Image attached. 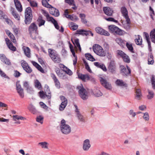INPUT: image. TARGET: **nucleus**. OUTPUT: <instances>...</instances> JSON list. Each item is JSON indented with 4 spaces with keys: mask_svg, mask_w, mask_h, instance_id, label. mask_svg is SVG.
I'll return each mask as SVG.
<instances>
[{
    "mask_svg": "<svg viewBox=\"0 0 155 155\" xmlns=\"http://www.w3.org/2000/svg\"><path fill=\"white\" fill-rule=\"evenodd\" d=\"M48 53L49 56L54 63H58L61 62L60 56L54 50L52 49H49Z\"/></svg>",
    "mask_w": 155,
    "mask_h": 155,
    "instance_id": "nucleus-1",
    "label": "nucleus"
},
{
    "mask_svg": "<svg viewBox=\"0 0 155 155\" xmlns=\"http://www.w3.org/2000/svg\"><path fill=\"white\" fill-rule=\"evenodd\" d=\"M109 31L115 35H122L125 33L124 31L114 25H111L108 26Z\"/></svg>",
    "mask_w": 155,
    "mask_h": 155,
    "instance_id": "nucleus-2",
    "label": "nucleus"
},
{
    "mask_svg": "<svg viewBox=\"0 0 155 155\" xmlns=\"http://www.w3.org/2000/svg\"><path fill=\"white\" fill-rule=\"evenodd\" d=\"M32 18V11L30 7L27 8L25 11V23L26 24H29Z\"/></svg>",
    "mask_w": 155,
    "mask_h": 155,
    "instance_id": "nucleus-3",
    "label": "nucleus"
},
{
    "mask_svg": "<svg viewBox=\"0 0 155 155\" xmlns=\"http://www.w3.org/2000/svg\"><path fill=\"white\" fill-rule=\"evenodd\" d=\"M60 127L61 130L64 134H67L71 132V127L68 125L66 124L65 121L64 120H61Z\"/></svg>",
    "mask_w": 155,
    "mask_h": 155,
    "instance_id": "nucleus-4",
    "label": "nucleus"
},
{
    "mask_svg": "<svg viewBox=\"0 0 155 155\" xmlns=\"http://www.w3.org/2000/svg\"><path fill=\"white\" fill-rule=\"evenodd\" d=\"M93 49L94 52L97 55L101 57H104L106 55V52L103 48L98 45H94Z\"/></svg>",
    "mask_w": 155,
    "mask_h": 155,
    "instance_id": "nucleus-5",
    "label": "nucleus"
},
{
    "mask_svg": "<svg viewBox=\"0 0 155 155\" xmlns=\"http://www.w3.org/2000/svg\"><path fill=\"white\" fill-rule=\"evenodd\" d=\"M79 90V93L80 96L83 100L87 99L88 97V94L86 90L84 89L83 86L81 85L77 87Z\"/></svg>",
    "mask_w": 155,
    "mask_h": 155,
    "instance_id": "nucleus-6",
    "label": "nucleus"
},
{
    "mask_svg": "<svg viewBox=\"0 0 155 155\" xmlns=\"http://www.w3.org/2000/svg\"><path fill=\"white\" fill-rule=\"evenodd\" d=\"M38 27L34 23H32L28 27V30L29 33L32 35L34 34L35 36L38 34Z\"/></svg>",
    "mask_w": 155,
    "mask_h": 155,
    "instance_id": "nucleus-7",
    "label": "nucleus"
},
{
    "mask_svg": "<svg viewBox=\"0 0 155 155\" xmlns=\"http://www.w3.org/2000/svg\"><path fill=\"white\" fill-rule=\"evenodd\" d=\"M45 94L43 91H41L39 92V96L40 97L44 99L46 96L48 99H50L51 97V92L50 91L49 87L47 86L45 87Z\"/></svg>",
    "mask_w": 155,
    "mask_h": 155,
    "instance_id": "nucleus-8",
    "label": "nucleus"
},
{
    "mask_svg": "<svg viewBox=\"0 0 155 155\" xmlns=\"http://www.w3.org/2000/svg\"><path fill=\"white\" fill-rule=\"evenodd\" d=\"M74 106L75 108V112L77 117L80 121L85 122L86 121L85 118L81 113L77 106L76 105Z\"/></svg>",
    "mask_w": 155,
    "mask_h": 155,
    "instance_id": "nucleus-9",
    "label": "nucleus"
},
{
    "mask_svg": "<svg viewBox=\"0 0 155 155\" xmlns=\"http://www.w3.org/2000/svg\"><path fill=\"white\" fill-rule=\"evenodd\" d=\"M21 65L24 70L27 73H30L32 71V69L28 65L25 61L22 60L21 61Z\"/></svg>",
    "mask_w": 155,
    "mask_h": 155,
    "instance_id": "nucleus-10",
    "label": "nucleus"
},
{
    "mask_svg": "<svg viewBox=\"0 0 155 155\" xmlns=\"http://www.w3.org/2000/svg\"><path fill=\"white\" fill-rule=\"evenodd\" d=\"M13 120L15 121L14 123L17 124H19L21 122L20 120H25L26 118L20 115H14L12 116Z\"/></svg>",
    "mask_w": 155,
    "mask_h": 155,
    "instance_id": "nucleus-11",
    "label": "nucleus"
},
{
    "mask_svg": "<svg viewBox=\"0 0 155 155\" xmlns=\"http://www.w3.org/2000/svg\"><path fill=\"white\" fill-rule=\"evenodd\" d=\"M77 34L82 35L83 36H88L91 35L93 36L94 34L90 31H86L83 29L78 30L77 31Z\"/></svg>",
    "mask_w": 155,
    "mask_h": 155,
    "instance_id": "nucleus-12",
    "label": "nucleus"
},
{
    "mask_svg": "<svg viewBox=\"0 0 155 155\" xmlns=\"http://www.w3.org/2000/svg\"><path fill=\"white\" fill-rule=\"evenodd\" d=\"M100 81L102 85L106 88L108 90L111 89L112 86L111 84H110L109 82L107 81L106 79L102 78H100Z\"/></svg>",
    "mask_w": 155,
    "mask_h": 155,
    "instance_id": "nucleus-13",
    "label": "nucleus"
},
{
    "mask_svg": "<svg viewBox=\"0 0 155 155\" xmlns=\"http://www.w3.org/2000/svg\"><path fill=\"white\" fill-rule=\"evenodd\" d=\"M108 69L111 73H115L116 70V66L115 62L113 60H111L109 64Z\"/></svg>",
    "mask_w": 155,
    "mask_h": 155,
    "instance_id": "nucleus-14",
    "label": "nucleus"
},
{
    "mask_svg": "<svg viewBox=\"0 0 155 155\" xmlns=\"http://www.w3.org/2000/svg\"><path fill=\"white\" fill-rule=\"evenodd\" d=\"M69 12L68 9H66L64 11V15L67 18L70 19L73 21H76L78 20V18L76 15H68Z\"/></svg>",
    "mask_w": 155,
    "mask_h": 155,
    "instance_id": "nucleus-15",
    "label": "nucleus"
},
{
    "mask_svg": "<svg viewBox=\"0 0 155 155\" xmlns=\"http://www.w3.org/2000/svg\"><path fill=\"white\" fill-rule=\"evenodd\" d=\"M91 147L90 141L89 139H87L83 141V149L85 151L89 150Z\"/></svg>",
    "mask_w": 155,
    "mask_h": 155,
    "instance_id": "nucleus-16",
    "label": "nucleus"
},
{
    "mask_svg": "<svg viewBox=\"0 0 155 155\" xmlns=\"http://www.w3.org/2000/svg\"><path fill=\"white\" fill-rule=\"evenodd\" d=\"M0 58L1 61L5 64L7 65H11L10 60L6 57L4 54H0Z\"/></svg>",
    "mask_w": 155,
    "mask_h": 155,
    "instance_id": "nucleus-17",
    "label": "nucleus"
},
{
    "mask_svg": "<svg viewBox=\"0 0 155 155\" xmlns=\"http://www.w3.org/2000/svg\"><path fill=\"white\" fill-rule=\"evenodd\" d=\"M121 72L124 75H127L130 74L131 70L130 68L127 66V69L123 65L120 66Z\"/></svg>",
    "mask_w": 155,
    "mask_h": 155,
    "instance_id": "nucleus-18",
    "label": "nucleus"
},
{
    "mask_svg": "<svg viewBox=\"0 0 155 155\" xmlns=\"http://www.w3.org/2000/svg\"><path fill=\"white\" fill-rule=\"evenodd\" d=\"M95 30L97 33L101 35L107 36L110 35L109 33L107 31H105L102 28L99 27H97L95 28Z\"/></svg>",
    "mask_w": 155,
    "mask_h": 155,
    "instance_id": "nucleus-19",
    "label": "nucleus"
},
{
    "mask_svg": "<svg viewBox=\"0 0 155 155\" xmlns=\"http://www.w3.org/2000/svg\"><path fill=\"white\" fill-rule=\"evenodd\" d=\"M11 40L12 39H5L8 48L12 51H15L16 49V47L13 45Z\"/></svg>",
    "mask_w": 155,
    "mask_h": 155,
    "instance_id": "nucleus-20",
    "label": "nucleus"
},
{
    "mask_svg": "<svg viewBox=\"0 0 155 155\" xmlns=\"http://www.w3.org/2000/svg\"><path fill=\"white\" fill-rule=\"evenodd\" d=\"M103 11L106 15L109 16H112L113 13V10L111 8L108 7H104Z\"/></svg>",
    "mask_w": 155,
    "mask_h": 155,
    "instance_id": "nucleus-21",
    "label": "nucleus"
},
{
    "mask_svg": "<svg viewBox=\"0 0 155 155\" xmlns=\"http://www.w3.org/2000/svg\"><path fill=\"white\" fill-rule=\"evenodd\" d=\"M78 77L84 81H86L90 79L89 76L87 74H79L78 75Z\"/></svg>",
    "mask_w": 155,
    "mask_h": 155,
    "instance_id": "nucleus-22",
    "label": "nucleus"
},
{
    "mask_svg": "<svg viewBox=\"0 0 155 155\" xmlns=\"http://www.w3.org/2000/svg\"><path fill=\"white\" fill-rule=\"evenodd\" d=\"M121 12L123 16L125 19L129 18L128 15V12L126 8L125 7H122L121 9Z\"/></svg>",
    "mask_w": 155,
    "mask_h": 155,
    "instance_id": "nucleus-23",
    "label": "nucleus"
},
{
    "mask_svg": "<svg viewBox=\"0 0 155 155\" xmlns=\"http://www.w3.org/2000/svg\"><path fill=\"white\" fill-rule=\"evenodd\" d=\"M14 2L16 9L19 12H21L22 8L20 2L18 0H14Z\"/></svg>",
    "mask_w": 155,
    "mask_h": 155,
    "instance_id": "nucleus-24",
    "label": "nucleus"
},
{
    "mask_svg": "<svg viewBox=\"0 0 155 155\" xmlns=\"http://www.w3.org/2000/svg\"><path fill=\"white\" fill-rule=\"evenodd\" d=\"M50 12L51 14L56 17H58L59 15V12L58 10L52 7L51 8Z\"/></svg>",
    "mask_w": 155,
    "mask_h": 155,
    "instance_id": "nucleus-25",
    "label": "nucleus"
},
{
    "mask_svg": "<svg viewBox=\"0 0 155 155\" xmlns=\"http://www.w3.org/2000/svg\"><path fill=\"white\" fill-rule=\"evenodd\" d=\"M51 77L54 80L55 86L58 88H60V82L55 75L54 74H51Z\"/></svg>",
    "mask_w": 155,
    "mask_h": 155,
    "instance_id": "nucleus-26",
    "label": "nucleus"
},
{
    "mask_svg": "<svg viewBox=\"0 0 155 155\" xmlns=\"http://www.w3.org/2000/svg\"><path fill=\"white\" fill-rule=\"evenodd\" d=\"M116 84L120 87H127V84L122 80L117 79L115 82Z\"/></svg>",
    "mask_w": 155,
    "mask_h": 155,
    "instance_id": "nucleus-27",
    "label": "nucleus"
},
{
    "mask_svg": "<svg viewBox=\"0 0 155 155\" xmlns=\"http://www.w3.org/2000/svg\"><path fill=\"white\" fill-rule=\"evenodd\" d=\"M142 96L140 90L139 89H137L136 91L135 98L137 100H140L141 99Z\"/></svg>",
    "mask_w": 155,
    "mask_h": 155,
    "instance_id": "nucleus-28",
    "label": "nucleus"
},
{
    "mask_svg": "<svg viewBox=\"0 0 155 155\" xmlns=\"http://www.w3.org/2000/svg\"><path fill=\"white\" fill-rule=\"evenodd\" d=\"M125 20L126 23L124 25V27L127 30H128L130 29V18L125 19Z\"/></svg>",
    "mask_w": 155,
    "mask_h": 155,
    "instance_id": "nucleus-29",
    "label": "nucleus"
},
{
    "mask_svg": "<svg viewBox=\"0 0 155 155\" xmlns=\"http://www.w3.org/2000/svg\"><path fill=\"white\" fill-rule=\"evenodd\" d=\"M12 13L15 19L18 20H19L20 18V17L17 13L15 11L14 8H12L11 10Z\"/></svg>",
    "mask_w": 155,
    "mask_h": 155,
    "instance_id": "nucleus-30",
    "label": "nucleus"
},
{
    "mask_svg": "<svg viewBox=\"0 0 155 155\" xmlns=\"http://www.w3.org/2000/svg\"><path fill=\"white\" fill-rule=\"evenodd\" d=\"M71 40L75 46L78 47L79 50L81 51V48L79 43V39H71Z\"/></svg>",
    "mask_w": 155,
    "mask_h": 155,
    "instance_id": "nucleus-31",
    "label": "nucleus"
},
{
    "mask_svg": "<svg viewBox=\"0 0 155 155\" xmlns=\"http://www.w3.org/2000/svg\"><path fill=\"white\" fill-rule=\"evenodd\" d=\"M28 108L31 112L34 114L37 112L36 109L32 104H30L28 106Z\"/></svg>",
    "mask_w": 155,
    "mask_h": 155,
    "instance_id": "nucleus-32",
    "label": "nucleus"
},
{
    "mask_svg": "<svg viewBox=\"0 0 155 155\" xmlns=\"http://www.w3.org/2000/svg\"><path fill=\"white\" fill-rule=\"evenodd\" d=\"M23 49L25 55L28 58L30 57L31 56L30 49L27 47H24Z\"/></svg>",
    "mask_w": 155,
    "mask_h": 155,
    "instance_id": "nucleus-33",
    "label": "nucleus"
},
{
    "mask_svg": "<svg viewBox=\"0 0 155 155\" xmlns=\"http://www.w3.org/2000/svg\"><path fill=\"white\" fill-rule=\"evenodd\" d=\"M66 2L68 3L70 5H73L72 8L74 9H76V7L73 0H65Z\"/></svg>",
    "mask_w": 155,
    "mask_h": 155,
    "instance_id": "nucleus-34",
    "label": "nucleus"
},
{
    "mask_svg": "<svg viewBox=\"0 0 155 155\" xmlns=\"http://www.w3.org/2000/svg\"><path fill=\"white\" fill-rule=\"evenodd\" d=\"M38 144L40 145L42 148L48 149V143L46 142L39 143Z\"/></svg>",
    "mask_w": 155,
    "mask_h": 155,
    "instance_id": "nucleus-35",
    "label": "nucleus"
},
{
    "mask_svg": "<svg viewBox=\"0 0 155 155\" xmlns=\"http://www.w3.org/2000/svg\"><path fill=\"white\" fill-rule=\"evenodd\" d=\"M93 92L95 96L97 97H99L102 95V93L99 90L94 89Z\"/></svg>",
    "mask_w": 155,
    "mask_h": 155,
    "instance_id": "nucleus-36",
    "label": "nucleus"
},
{
    "mask_svg": "<svg viewBox=\"0 0 155 155\" xmlns=\"http://www.w3.org/2000/svg\"><path fill=\"white\" fill-rule=\"evenodd\" d=\"M148 94L147 96V97L148 99H151L154 97L153 92L150 90H148Z\"/></svg>",
    "mask_w": 155,
    "mask_h": 155,
    "instance_id": "nucleus-37",
    "label": "nucleus"
},
{
    "mask_svg": "<svg viewBox=\"0 0 155 155\" xmlns=\"http://www.w3.org/2000/svg\"><path fill=\"white\" fill-rule=\"evenodd\" d=\"M86 58L88 60L93 61L95 60L93 57L90 54L87 53L85 54Z\"/></svg>",
    "mask_w": 155,
    "mask_h": 155,
    "instance_id": "nucleus-38",
    "label": "nucleus"
},
{
    "mask_svg": "<svg viewBox=\"0 0 155 155\" xmlns=\"http://www.w3.org/2000/svg\"><path fill=\"white\" fill-rule=\"evenodd\" d=\"M38 21L39 23L38 26L39 27L44 25L45 22V20L43 19L41 17H39L38 18Z\"/></svg>",
    "mask_w": 155,
    "mask_h": 155,
    "instance_id": "nucleus-39",
    "label": "nucleus"
},
{
    "mask_svg": "<svg viewBox=\"0 0 155 155\" xmlns=\"http://www.w3.org/2000/svg\"><path fill=\"white\" fill-rule=\"evenodd\" d=\"M42 3L44 6L47 8H51L52 7V6L49 5L46 0H42Z\"/></svg>",
    "mask_w": 155,
    "mask_h": 155,
    "instance_id": "nucleus-40",
    "label": "nucleus"
},
{
    "mask_svg": "<svg viewBox=\"0 0 155 155\" xmlns=\"http://www.w3.org/2000/svg\"><path fill=\"white\" fill-rule=\"evenodd\" d=\"M30 5V6L32 7H36L38 6V4L37 2L34 0H30L29 1H28Z\"/></svg>",
    "mask_w": 155,
    "mask_h": 155,
    "instance_id": "nucleus-41",
    "label": "nucleus"
},
{
    "mask_svg": "<svg viewBox=\"0 0 155 155\" xmlns=\"http://www.w3.org/2000/svg\"><path fill=\"white\" fill-rule=\"evenodd\" d=\"M126 45L128 50L131 52L134 53L133 48L132 44L130 43L127 42L126 43Z\"/></svg>",
    "mask_w": 155,
    "mask_h": 155,
    "instance_id": "nucleus-42",
    "label": "nucleus"
},
{
    "mask_svg": "<svg viewBox=\"0 0 155 155\" xmlns=\"http://www.w3.org/2000/svg\"><path fill=\"white\" fill-rule=\"evenodd\" d=\"M51 20L50 21L52 22L54 25L55 27L57 29L59 30V26L57 22V21L53 18H51Z\"/></svg>",
    "mask_w": 155,
    "mask_h": 155,
    "instance_id": "nucleus-43",
    "label": "nucleus"
},
{
    "mask_svg": "<svg viewBox=\"0 0 155 155\" xmlns=\"http://www.w3.org/2000/svg\"><path fill=\"white\" fill-rule=\"evenodd\" d=\"M35 87L38 89H40L41 87V83L37 80H36L35 81Z\"/></svg>",
    "mask_w": 155,
    "mask_h": 155,
    "instance_id": "nucleus-44",
    "label": "nucleus"
},
{
    "mask_svg": "<svg viewBox=\"0 0 155 155\" xmlns=\"http://www.w3.org/2000/svg\"><path fill=\"white\" fill-rule=\"evenodd\" d=\"M154 63L153 57L152 54H150L148 59V64H152Z\"/></svg>",
    "mask_w": 155,
    "mask_h": 155,
    "instance_id": "nucleus-45",
    "label": "nucleus"
},
{
    "mask_svg": "<svg viewBox=\"0 0 155 155\" xmlns=\"http://www.w3.org/2000/svg\"><path fill=\"white\" fill-rule=\"evenodd\" d=\"M79 17L81 19V21L84 24L87 23V21L85 19V15L84 14H79Z\"/></svg>",
    "mask_w": 155,
    "mask_h": 155,
    "instance_id": "nucleus-46",
    "label": "nucleus"
},
{
    "mask_svg": "<svg viewBox=\"0 0 155 155\" xmlns=\"http://www.w3.org/2000/svg\"><path fill=\"white\" fill-rule=\"evenodd\" d=\"M23 86L26 88L27 92H30L29 91L30 89V87L29 86L28 83L27 81H25L23 84Z\"/></svg>",
    "mask_w": 155,
    "mask_h": 155,
    "instance_id": "nucleus-47",
    "label": "nucleus"
},
{
    "mask_svg": "<svg viewBox=\"0 0 155 155\" xmlns=\"http://www.w3.org/2000/svg\"><path fill=\"white\" fill-rule=\"evenodd\" d=\"M67 103L65 102H62L60 105L59 109L60 110H63L65 107L67 105Z\"/></svg>",
    "mask_w": 155,
    "mask_h": 155,
    "instance_id": "nucleus-48",
    "label": "nucleus"
},
{
    "mask_svg": "<svg viewBox=\"0 0 155 155\" xmlns=\"http://www.w3.org/2000/svg\"><path fill=\"white\" fill-rule=\"evenodd\" d=\"M122 58L124 61L126 62L129 63L130 61V59L129 57L126 54Z\"/></svg>",
    "mask_w": 155,
    "mask_h": 155,
    "instance_id": "nucleus-49",
    "label": "nucleus"
},
{
    "mask_svg": "<svg viewBox=\"0 0 155 155\" xmlns=\"http://www.w3.org/2000/svg\"><path fill=\"white\" fill-rule=\"evenodd\" d=\"M17 92L18 93L20 96L22 98L24 97V93L23 92V89H20L17 90Z\"/></svg>",
    "mask_w": 155,
    "mask_h": 155,
    "instance_id": "nucleus-50",
    "label": "nucleus"
},
{
    "mask_svg": "<svg viewBox=\"0 0 155 155\" xmlns=\"http://www.w3.org/2000/svg\"><path fill=\"white\" fill-rule=\"evenodd\" d=\"M43 117L42 116H38L36 118V121L42 124L43 122Z\"/></svg>",
    "mask_w": 155,
    "mask_h": 155,
    "instance_id": "nucleus-51",
    "label": "nucleus"
},
{
    "mask_svg": "<svg viewBox=\"0 0 155 155\" xmlns=\"http://www.w3.org/2000/svg\"><path fill=\"white\" fill-rule=\"evenodd\" d=\"M151 83L152 88L153 89H155V79L154 76L152 75L151 78Z\"/></svg>",
    "mask_w": 155,
    "mask_h": 155,
    "instance_id": "nucleus-52",
    "label": "nucleus"
},
{
    "mask_svg": "<svg viewBox=\"0 0 155 155\" xmlns=\"http://www.w3.org/2000/svg\"><path fill=\"white\" fill-rule=\"evenodd\" d=\"M117 54L123 58L126 54L122 51L118 50L117 51Z\"/></svg>",
    "mask_w": 155,
    "mask_h": 155,
    "instance_id": "nucleus-53",
    "label": "nucleus"
},
{
    "mask_svg": "<svg viewBox=\"0 0 155 155\" xmlns=\"http://www.w3.org/2000/svg\"><path fill=\"white\" fill-rule=\"evenodd\" d=\"M150 36L151 39H155V29H153L151 31Z\"/></svg>",
    "mask_w": 155,
    "mask_h": 155,
    "instance_id": "nucleus-54",
    "label": "nucleus"
},
{
    "mask_svg": "<svg viewBox=\"0 0 155 155\" xmlns=\"http://www.w3.org/2000/svg\"><path fill=\"white\" fill-rule=\"evenodd\" d=\"M5 31L7 34L11 39H13L14 38V37L13 35L9 30H6Z\"/></svg>",
    "mask_w": 155,
    "mask_h": 155,
    "instance_id": "nucleus-55",
    "label": "nucleus"
},
{
    "mask_svg": "<svg viewBox=\"0 0 155 155\" xmlns=\"http://www.w3.org/2000/svg\"><path fill=\"white\" fill-rule=\"evenodd\" d=\"M143 118L145 120L148 121L149 119L148 114L147 113H144L143 116Z\"/></svg>",
    "mask_w": 155,
    "mask_h": 155,
    "instance_id": "nucleus-56",
    "label": "nucleus"
},
{
    "mask_svg": "<svg viewBox=\"0 0 155 155\" xmlns=\"http://www.w3.org/2000/svg\"><path fill=\"white\" fill-rule=\"evenodd\" d=\"M116 41L120 46H123L125 44L123 39H116Z\"/></svg>",
    "mask_w": 155,
    "mask_h": 155,
    "instance_id": "nucleus-57",
    "label": "nucleus"
},
{
    "mask_svg": "<svg viewBox=\"0 0 155 155\" xmlns=\"http://www.w3.org/2000/svg\"><path fill=\"white\" fill-rule=\"evenodd\" d=\"M56 74L58 75L59 77H61L62 76V74L61 73V71L59 68L56 69L55 70Z\"/></svg>",
    "mask_w": 155,
    "mask_h": 155,
    "instance_id": "nucleus-58",
    "label": "nucleus"
},
{
    "mask_svg": "<svg viewBox=\"0 0 155 155\" xmlns=\"http://www.w3.org/2000/svg\"><path fill=\"white\" fill-rule=\"evenodd\" d=\"M63 68H65L66 70H65V72L68 74L71 75L72 74V73L71 70L68 69L65 66H64Z\"/></svg>",
    "mask_w": 155,
    "mask_h": 155,
    "instance_id": "nucleus-59",
    "label": "nucleus"
},
{
    "mask_svg": "<svg viewBox=\"0 0 155 155\" xmlns=\"http://www.w3.org/2000/svg\"><path fill=\"white\" fill-rule=\"evenodd\" d=\"M69 25H71V28L73 30H76L78 28V25H74L73 22H71Z\"/></svg>",
    "mask_w": 155,
    "mask_h": 155,
    "instance_id": "nucleus-60",
    "label": "nucleus"
},
{
    "mask_svg": "<svg viewBox=\"0 0 155 155\" xmlns=\"http://www.w3.org/2000/svg\"><path fill=\"white\" fill-rule=\"evenodd\" d=\"M129 114L130 115H131L133 117H134L136 115V113L134 112V110H130L129 112Z\"/></svg>",
    "mask_w": 155,
    "mask_h": 155,
    "instance_id": "nucleus-61",
    "label": "nucleus"
},
{
    "mask_svg": "<svg viewBox=\"0 0 155 155\" xmlns=\"http://www.w3.org/2000/svg\"><path fill=\"white\" fill-rule=\"evenodd\" d=\"M84 63L86 69L89 72H91V70L90 69V67H89L88 63L85 61H84Z\"/></svg>",
    "mask_w": 155,
    "mask_h": 155,
    "instance_id": "nucleus-62",
    "label": "nucleus"
},
{
    "mask_svg": "<svg viewBox=\"0 0 155 155\" xmlns=\"http://www.w3.org/2000/svg\"><path fill=\"white\" fill-rule=\"evenodd\" d=\"M39 104L42 108L46 109V110H48V107L43 102H40Z\"/></svg>",
    "mask_w": 155,
    "mask_h": 155,
    "instance_id": "nucleus-63",
    "label": "nucleus"
},
{
    "mask_svg": "<svg viewBox=\"0 0 155 155\" xmlns=\"http://www.w3.org/2000/svg\"><path fill=\"white\" fill-rule=\"evenodd\" d=\"M135 42L138 45H142V39H135Z\"/></svg>",
    "mask_w": 155,
    "mask_h": 155,
    "instance_id": "nucleus-64",
    "label": "nucleus"
}]
</instances>
